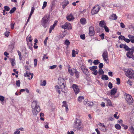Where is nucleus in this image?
<instances>
[{
	"instance_id": "f257e3e1",
	"label": "nucleus",
	"mask_w": 134,
	"mask_h": 134,
	"mask_svg": "<svg viewBox=\"0 0 134 134\" xmlns=\"http://www.w3.org/2000/svg\"><path fill=\"white\" fill-rule=\"evenodd\" d=\"M50 17L48 15H45L42 18L41 21V24L44 28L48 26L49 23Z\"/></svg>"
},
{
	"instance_id": "f03ea898",
	"label": "nucleus",
	"mask_w": 134,
	"mask_h": 134,
	"mask_svg": "<svg viewBox=\"0 0 134 134\" xmlns=\"http://www.w3.org/2000/svg\"><path fill=\"white\" fill-rule=\"evenodd\" d=\"M81 123V121L80 120L76 119V120L74 123V127L79 130H81L83 128Z\"/></svg>"
},
{
	"instance_id": "7ed1b4c3",
	"label": "nucleus",
	"mask_w": 134,
	"mask_h": 134,
	"mask_svg": "<svg viewBox=\"0 0 134 134\" xmlns=\"http://www.w3.org/2000/svg\"><path fill=\"white\" fill-rule=\"evenodd\" d=\"M126 76L129 78H133L134 77V72L133 70L130 69H125V70Z\"/></svg>"
},
{
	"instance_id": "20e7f679",
	"label": "nucleus",
	"mask_w": 134,
	"mask_h": 134,
	"mask_svg": "<svg viewBox=\"0 0 134 134\" xmlns=\"http://www.w3.org/2000/svg\"><path fill=\"white\" fill-rule=\"evenodd\" d=\"M125 99L129 104H132L133 103V99L132 96L126 93L125 94Z\"/></svg>"
},
{
	"instance_id": "39448f33",
	"label": "nucleus",
	"mask_w": 134,
	"mask_h": 134,
	"mask_svg": "<svg viewBox=\"0 0 134 134\" xmlns=\"http://www.w3.org/2000/svg\"><path fill=\"white\" fill-rule=\"evenodd\" d=\"M81 69L84 74H85L87 76H88L89 75V72L88 69L84 65H82L81 66Z\"/></svg>"
},
{
	"instance_id": "423d86ee",
	"label": "nucleus",
	"mask_w": 134,
	"mask_h": 134,
	"mask_svg": "<svg viewBox=\"0 0 134 134\" xmlns=\"http://www.w3.org/2000/svg\"><path fill=\"white\" fill-rule=\"evenodd\" d=\"M100 8L99 6L98 5L94 7L91 10L92 14L94 15L97 13L98 12Z\"/></svg>"
},
{
	"instance_id": "0eeeda50",
	"label": "nucleus",
	"mask_w": 134,
	"mask_h": 134,
	"mask_svg": "<svg viewBox=\"0 0 134 134\" xmlns=\"http://www.w3.org/2000/svg\"><path fill=\"white\" fill-rule=\"evenodd\" d=\"M31 107L32 108H37L38 107L40 108L39 103L36 100H34L32 102Z\"/></svg>"
},
{
	"instance_id": "6e6552de",
	"label": "nucleus",
	"mask_w": 134,
	"mask_h": 134,
	"mask_svg": "<svg viewBox=\"0 0 134 134\" xmlns=\"http://www.w3.org/2000/svg\"><path fill=\"white\" fill-rule=\"evenodd\" d=\"M72 87L76 94H77L79 93L80 89L77 85L75 84H73L72 86Z\"/></svg>"
},
{
	"instance_id": "1a4fd4ad",
	"label": "nucleus",
	"mask_w": 134,
	"mask_h": 134,
	"mask_svg": "<svg viewBox=\"0 0 134 134\" xmlns=\"http://www.w3.org/2000/svg\"><path fill=\"white\" fill-rule=\"evenodd\" d=\"M62 27L64 29H71V26L70 24L68 23H65L64 25L62 26Z\"/></svg>"
},
{
	"instance_id": "9d476101",
	"label": "nucleus",
	"mask_w": 134,
	"mask_h": 134,
	"mask_svg": "<svg viewBox=\"0 0 134 134\" xmlns=\"http://www.w3.org/2000/svg\"><path fill=\"white\" fill-rule=\"evenodd\" d=\"M108 53L107 50H105L103 52L102 56L104 60L106 62L108 59Z\"/></svg>"
},
{
	"instance_id": "9b49d317",
	"label": "nucleus",
	"mask_w": 134,
	"mask_h": 134,
	"mask_svg": "<svg viewBox=\"0 0 134 134\" xmlns=\"http://www.w3.org/2000/svg\"><path fill=\"white\" fill-rule=\"evenodd\" d=\"M40 110V108L38 107L37 108H32V112L33 114L34 115H36Z\"/></svg>"
},
{
	"instance_id": "f8f14e48",
	"label": "nucleus",
	"mask_w": 134,
	"mask_h": 134,
	"mask_svg": "<svg viewBox=\"0 0 134 134\" xmlns=\"http://www.w3.org/2000/svg\"><path fill=\"white\" fill-rule=\"evenodd\" d=\"M68 71L71 75H73L75 73V71H76V69H75L73 68L71 69L70 66L68 67Z\"/></svg>"
},
{
	"instance_id": "ddd939ff",
	"label": "nucleus",
	"mask_w": 134,
	"mask_h": 134,
	"mask_svg": "<svg viewBox=\"0 0 134 134\" xmlns=\"http://www.w3.org/2000/svg\"><path fill=\"white\" fill-rule=\"evenodd\" d=\"M94 27L92 26H91L89 28V34L90 36H92L94 34Z\"/></svg>"
},
{
	"instance_id": "4468645a",
	"label": "nucleus",
	"mask_w": 134,
	"mask_h": 134,
	"mask_svg": "<svg viewBox=\"0 0 134 134\" xmlns=\"http://www.w3.org/2000/svg\"><path fill=\"white\" fill-rule=\"evenodd\" d=\"M67 20L69 21H72L74 19V17L71 14L68 15L66 17Z\"/></svg>"
},
{
	"instance_id": "2eb2a0df",
	"label": "nucleus",
	"mask_w": 134,
	"mask_h": 134,
	"mask_svg": "<svg viewBox=\"0 0 134 134\" xmlns=\"http://www.w3.org/2000/svg\"><path fill=\"white\" fill-rule=\"evenodd\" d=\"M58 83L61 86L62 85H66L65 80L62 78L59 79L58 80Z\"/></svg>"
},
{
	"instance_id": "dca6fc26",
	"label": "nucleus",
	"mask_w": 134,
	"mask_h": 134,
	"mask_svg": "<svg viewBox=\"0 0 134 134\" xmlns=\"http://www.w3.org/2000/svg\"><path fill=\"white\" fill-rule=\"evenodd\" d=\"M31 75V78H28V79H32L33 76V74H32L31 73H30L29 74L27 71H26V73H25L24 75V76L25 77H30V75Z\"/></svg>"
},
{
	"instance_id": "f3484780",
	"label": "nucleus",
	"mask_w": 134,
	"mask_h": 134,
	"mask_svg": "<svg viewBox=\"0 0 134 134\" xmlns=\"http://www.w3.org/2000/svg\"><path fill=\"white\" fill-rule=\"evenodd\" d=\"M117 91L116 88H113L111 90L110 94L111 96H113L116 93Z\"/></svg>"
},
{
	"instance_id": "a211bd4d",
	"label": "nucleus",
	"mask_w": 134,
	"mask_h": 134,
	"mask_svg": "<svg viewBox=\"0 0 134 134\" xmlns=\"http://www.w3.org/2000/svg\"><path fill=\"white\" fill-rule=\"evenodd\" d=\"M69 4V2L67 0H65L63 3V8L64 9L65 7Z\"/></svg>"
},
{
	"instance_id": "6ab92c4d",
	"label": "nucleus",
	"mask_w": 134,
	"mask_h": 134,
	"mask_svg": "<svg viewBox=\"0 0 134 134\" xmlns=\"http://www.w3.org/2000/svg\"><path fill=\"white\" fill-rule=\"evenodd\" d=\"M80 22L82 25H85L86 23V20L85 18H82L80 20Z\"/></svg>"
},
{
	"instance_id": "aec40b11",
	"label": "nucleus",
	"mask_w": 134,
	"mask_h": 134,
	"mask_svg": "<svg viewBox=\"0 0 134 134\" xmlns=\"http://www.w3.org/2000/svg\"><path fill=\"white\" fill-rule=\"evenodd\" d=\"M128 37L129 38L131 42L132 43H134V36L129 35L128 36Z\"/></svg>"
},
{
	"instance_id": "412c9836",
	"label": "nucleus",
	"mask_w": 134,
	"mask_h": 134,
	"mask_svg": "<svg viewBox=\"0 0 134 134\" xmlns=\"http://www.w3.org/2000/svg\"><path fill=\"white\" fill-rule=\"evenodd\" d=\"M99 25L100 26L103 27L106 25V23L104 20H102L100 21L99 23Z\"/></svg>"
},
{
	"instance_id": "4be33fe9",
	"label": "nucleus",
	"mask_w": 134,
	"mask_h": 134,
	"mask_svg": "<svg viewBox=\"0 0 134 134\" xmlns=\"http://www.w3.org/2000/svg\"><path fill=\"white\" fill-rule=\"evenodd\" d=\"M62 85L61 86H60L61 91L64 93H65L66 91L65 89V85Z\"/></svg>"
},
{
	"instance_id": "5701e85b",
	"label": "nucleus",
	"mask_w": 134,
	"mask_h": 134,
	"mask_svg": "<svg viewBox=\"0 0 134 134\" xmlns=\"http://www.w3.org/2000/svg\"><path fill=\"white\" fill-rule=\"evenodd\" d=\"M129 51L126 54V55L127 57L129 58V57H130V56H129V55H133V51Z\"/></svg>"
},
{
	"instance_id": "b1692460",
	"label": "nucleus",
	"mask_w": 134,
	"mask_h": 134,
	"mask_svg": "<svg viewBox=\"0 0 134 134\" xmlns=\"http://www.w3.org/2000/svg\"><path fill=\"white\" fill-rule=\"evenodd\" d=\"M101 79L104 80H107L109 78L106 75H103L102 76Z\"/></svg>"
},
{
	"instance_id": "393cba45",
	"label": "nucleus",
	"mask_w": 134,
	"mask_h": 134,
	"mask_svg": "<svg viewBox=\"0 0 134 134\" xmlns=\"http://www.w3.org/2000/svg\"><path fill=\"white\" fill-rule=\"evenodd\" d=\"M86 103L87 106L91 107H92L93 105V103L92 102L88 101Z\"/></svg>"
},
{
	"instance_id": "a878e982",
	"label": "nucleus",
	"mask_w": 134,
	"mask_h": 134,
	"mask_svg": "<svg viewBox=\"0 0 134 134\" xmlns=\"http://www.w3.org/2000/svg\"><path fill=\"white\" fill-rule=\"evenodd\" d=\"M10 60L11 63V64L12 66H14L15 65V59L13 58H10Z\"/></svg>"
},
{
	"instance_id": "bb28decb",
	"label": "nucleus",
	"mask_w": 134,
	"mask_h": 134,
	"mask_svg": "<svg viewBox=\"0 0 134 134\" xmlns=\"http://www.w3.org/2000/svg\"><path fill=\"white\" fill-rule=\"evenodd\" d=\"M97 68V67L96 66H94L89 68L92 71H94Z\"/></svg>"
},
{
	"instance_id": "cd10ccee",
	"label": "nucleus",
	"mask_w": 134,
	"mask_h": 134,
	"mask_svg": "<svg viewBox=\"0 0 134 134\" xmlns=\"http://www.w3.org/2000/svg\"><path fill=\"white\" fill-rule=\"evenodd\" d=\"M129 131L132 134H134V129L133 126H131L129 128Z\"/></svg>"
},
{
	"instance_id": "c85d7f7f",
	"label": "nucleus",
	"mask_w": 134,
	"mask_h": 134,
	"mask_svg": "<svg viewBox=\"0 0 134 134\" xmlns=\"http://www.w3.org/2000/svg\"><path fill=\"white\" fill-rule=\"evenodd\" d=\"M84 99V97H83L81 96H79L77 100L78 101L80 102H81L82 100H83Z\"/></svg>"
},
{
	"instance_id": "c756f323",
	"label": "nucleus",
	"mask_w": 134,
	"mask_h": 134,
	"mask_svg": "<svg viewBox=\"0 0 134 134\" xmlns=\"http://www.w3.org/2000/svg\"><path fill=\"white\" fill-rule=\"evenodd\" d=\"M106 100L107 101V104L109 106H112V104L111 102V100L109 99H106Z\"/></svg>"
},
{
	"instance_id": "7c9ffc66",
	"label": "nucleus",
	"mask_w": 134,
	"mask_h": 134,
	"mask_svg": "<svg viewBox=\"0 0 134 134\" xmlns=\"http://www.w3.org/2000/svg\"><path fill=\"white\" fill-rule=\"evenodd\" d=\"M115 127L118 130H120L121 128V126L120 125L118 124H116L115 126Z\"/></svg>"
},
{
	"instance_id": "2f4dec72",
	"label": "nucleus",
	"mask_w": 134,
	"mask_h": 134,
	"mask_svg": "<svg viewBox=\"0 0 134 134\" xmlns=\"http://www.w3.org/2000/svg\"><path fill=\"white\" fill-rule=\"evenodd\" d=\"M98 73L99 75H103L104 72L102 69H100L98 70Z\"/></svg>"
},
{
	"instance_id": "473e14b6",
	"label": "nucleus",
	"mask_w": 134,
	"mask_h": 134,
	"mask_svg": "<svg viewBox=\"0 0 134 134\" xmlns=\"http://www.w3.org/2000/svg\"><path fill=\"white\" fill-rule=\"evenodd\" d=\"M124 48L126 51H130V49L126 44L124 46Z\"/></svg>"
},
{
	"instance_id": "72a5a7b5",
	"label": "nucleus",
	"mask_w": 134,
	"mask_h": 134,
	"mask_svg": "<svg viewBox=\"0 0 134 134\" xmlns=\"http://www.w3.org/2000/svg\"><path fill=\"white\" fill-rule=\"evenodd\" d=\"M26 39L28 40L30 42H32V39L31 38V35H29L26 38Z\"/></svg>"
},
{
	"instance_id": "f704fd0d",
	"label": "nucleus",
	"mask_w": 134,
	"mask_h": 134,
	"mask_svg": "<svg viewBox=\"0 0 134 134\" xmlns=\"http://www.w3.org/2000/svg\"><path fill=\"white\" fill-rule=\"evenodd\" d=\"M16 8L15 7H14L12 9H11L9 12V13L10 14H12L13 13H14L16 10Z\"/></svg>"
},
{
	"instance_id": "c9c22d12",
	"label": "nucleus",
	"mask_w": 134,
	"mask_h": 134,
	"mask_svg": "<svg viewBox=\"0 0 134 134\" xmlns=\"http://www.w3.org/2000/svg\"><path fill=\"white\" fill-rule=\"evenodd\" d=\"M111 16L113 18L112 19L114 20H116L117 18V16L116 14H112Z\"/></svg>"
},
{
	"instance_id": "e433bc0d",
	"label": "nucleus",
	"mask_w": 134,
	"mask_h": 134,
	"mask_svg": "<svg viewBox=\"0 0 134 134\" xmlns=\"http://www.w3.org/2000/svg\"><path fill=\"white\" fill-rule=\"evenodd\" d=\"M64 44L67 46H68L70 44V42L69 40H66L64 42Z\"/></svg>"
},
{
	"instance_id": "4c0bfd02",
	"label": "nucleus",
	"mask_w": 134,
	"mask_h": 134,
	"mask_svg": "<svg viewBox=\"0 0 134 134\" xmlns=\"http://www.w3.org/2000/svg\"><path fill=\"white\" fill-rule=\"evenodd\" d=\"M100 62L98 59L94 60L93 62V64L95 65H97Z\"/></svg>"
},
{
	"instance_id": "58836bf2",
	"label": "nucleus",
	"mask_w": 134,
	"mask_h": 134,
	"mask_svg": "<svg viewBox=\"0 0 134 134\" xmlns=\"http://www.w3.org/2000/svg\"><path fill=\"white\" fill-rule=\"evenodd\" d=\"M20 84V80H17L16 81V84L17 86L19 87Z\"/></svg>"
},
{
	"instance_id": "ea45409f",
	"label": "nucleus",
	"mask_w": 134,
	"mask_h": 134,
	"mask_svg": "<svg viewBox=\"0 0 134 134\" xmlns=\"http://www.w3.org/2000/svg\"><path fill=\"white\" fill-rule=\"evenodd\" d=\"M75 73L76 77L77 78H78L79 76V72L76 70V71H75Z\"/></svg>"
},
{
	"instance_id": "a19ab883",
	"label": "nucleus",
	"mask_w": 134,
	"mask_h": 134,
	"mask_svg": "<svg viewBox=\"0 0 134 134\" xmlns=\"http://www.w3.org/2000/svg\"><path fill=\"white\" fill-rule=\"evenodd\" d=\"M46 84V82L45 80L43 81L40 84V85L42 86H44Z\"/></svg>"
},
{
	"instance_id": "79ce46f5",
	"label": "nucleus",
	"mask_w": 134,
	"mask_h": 134,
	"mask_svg": "<svg viewBox=\"0 0 134 134\" xmlns=\"http://www.w3.org/2000/svg\"><path fill=\"white\" fill-rule=\"evenodd\" d=\"M47 3L46 2L44 1L43 2V6L42 7V9H43L44 8L46 7L47 6Z\"/></svg>"
},
{
	"instance_id": "37998d69",
	"label": "nucleus",
	"mask_w": 134,
	"mask_h": 134,
	"mask_svg": "<svg viewBox=\"0 0 134 134\" xmlns=\"http://www.w3.org/2000/svg\"><path fill=\"white\" fill-rule=\"evenodd\" d=\"M4 10L6 11H9L10 10V8L9 7L7 6H4Z\"/></svg>"
},
{
	"instance_id": "c03bdc74",
	"label": "nucleus",
	"mask_w": 134,
	"mask_h": 134,
	"mask_svg": "<svg viewBox=\"0 0 134 134\" xmlns=\"http://www.w3.org/2000/svg\"><path fill=\"white\" fill-rule=\"evenodd\" d=\"M55 87L56 89H57V92H58L59 94H60V91L59 87L58 86H56Z\"/></svg>"
},
{
	"instance_id": "a18cd8bd",
	"label": "nucleus",
	"mask_w": 134,
	"mask_h": 134,
	"mask_svg": "<svg viewBox=\"0 0 134 134\" xmlns=\"http://www.w3.org/2000/svg\"><path fill=\"white\" fill-rule=\"evenodd\" d=\"M119 40H124V39L125 38V37L122 35H120L119 36Z\"/></svg>"
},
{
	"instance_id": "49530a36",
	"label": "nucleus",
	"mask_w": 134,
	"mask_h": 134,
	"mask_svg": "<svg viewBox=\"0 0 134 134\" xmlns=\"http://www.w3.org/2000/svg\"><path fill=\"white\" fill-rule=\"evenodd\" d=\"M75 51L73 49L72 50V57H75Z\"/></svg>"
},
{
	"instance_id": "de8ad7c7",
	"label": "nucleus",
	"mask_w": 134,
	"mask_h": 134,
	"mask_svg": "<svg viewBox=\"0 0 134 134\" xmlns=\"http://www.w3.org/2000/svg\"><path fill=\"white\" fill-rule=\"evenodd\" d=\"M116 84L118 85H119L120 83V80L119 78H116Z\"/></svg>"
},
{
	"instance_id": "09e8293b",
	"label": "nucleus",
	"mask_w": 134,
	"mask_h": 134,
	"mask_svg": "<svg viewBox=\"0 0 134 134\" xmlns=\"http://www.w3.org/2000/svg\"><path fill=\"white\" fill-rule=\"evenodd\" d=\"M63 106H64L65 107H66V106H68V105L67 104L66 102L65 101H64L63 102Z\"/></svg>"
},
{
	"instance_id": "8fccbe9b",
	"label": "nucleus",
	"mask_w": 134,
	"mask_h": 134,
	"mask_svg": "<svg viewBox=\"0 0 134 134\" xmlns=\"http://www.w3.org/2000/svg\"><path fill=\"white\" fill-rule=\"evenodd\" d=\"M82 40H84L85 38V36L84 34L81 35L80 36Z\"/></svg>"
},
{
	"instance_id": "3c124183",
	"label": "nucleus",
	"mask_w": 134,
	"mask_h": 134,
	"mask_svg": "<svg viewBox=\"0 0 134 134\" xmlns=\"http://www.w3.org/2000/svg\"><path fill=\"white\" fill-rule=\"evenodd\" d=\"M108 87L110 89H111L113 87L112 84L110 82H109V83Z\"/></svg>"
},
{
	"instance_id": "603ef678",
	"label": "nucleus",
	"mask_w": 134,
	"mask_h": 134,
	"mask_svg": "<svg viewBox=\"0 0 134 134\" xmlns=\"http://www.w3.org/2000/svg\"><path fill=\"white\" fill-rule=\"evenodd\" d=\"M104 28L105 31L107 32H109V30L108 27L105 25L104 27Z\"/></svg>"
},
{
	"instance_id": "864d4df0",
	"label": "nucleus",
	"mask_w": 134,
	"mask_h": 134,
	"mask_svg": "<svg viewBox=\"0 0 134 134\" xmlns=\"http://www.w3.org/2000/svg\"><path fill=\"white\" fill-rule=\"evenodd\" d=\"M34 66L35 67H36L37 66V60L35 59L34 60Z\"/></svg>"
},
{
	"instance_id": "5fc2aeb1",
	"label": "nucleus",
	"mask_w": 134,
	"mask_h": 134,
	"mask_svg": "<svg viewBox=\"0 0 134 134\" xmlns=\"http://www.w3.org/2000/svg\"><path fill=\"white\" fill-rule=\"evenodd\" d=\"M4 97L2 96H0V101L3 102L4 100Z\"/></svg>"
},
{
	"instance_id": "6e6d98bb",
	"label": "nucleus",
	"mask_w": 134,
	"mask_h": 134,
	"mask_svg": "<svg viewBox=\"0 0 134 134\" xmlns=\"http://www.w3.org/2000/svg\"><path fill=\"white\" fill-rule=\"evenodd\" d=\"M103 64L102 63H100V64H99L98 67H99V69H102V68H103Z\"/></svg>"
},
{
	"instance_id": "4d7b16f0",
	"label": "nucleus",
	"mask_w": 134,
	"mask_h": 134,
	"mask_svg": "<svg viewBox=\"0 0 134 134\" xmlns=\"http://www.w3.org/2000/svg\"><path fill=\"white\" fill-rule=\"evenodd\" d=\"M100 129L103 132L106 131V126H105V127H102L100 128Z\"/></svg>"
},
{
	"instance_id": "13d9d810",
	"label": "nucleus",
	"mask_w": 134,
	"mask_h": 134,
	"mask_svg": "<svg viewBox=\"0 0 134 134\" xmlns=\"http://www.w3.org/2000/svg\"><path fill=\"white\" fill-rule=\"evenodd\" d=\"M124 41L125 42H126L127 43H129L130 41V39L126 38H125V39H124Z\"/></svg>"
},
{
	"instance_id": "bf43d9fd",
	"label": "nucleus",
	"mask_w": 134,
	"mask_h": 134,
	"mask_svg": "<svg viewBox=\"0 0 134 134\" xmlns=\"http://www.w3.org/2000/svg\"><path fill=\"white\" fill-rule=\"evenodd\" d=\"M14 24L15 23H14V22H13L10 25L11 26V28L12 29H13Z\"/></svg>"
},
{
	"instance_id": "052dcab7",
	"label": "nucleus",
	"mask_w": 134,
	"mask_h": 134,
	"mask_svg": "<svg viewBox=\"0 0 134 134\" xmlns=\"http://www.w3.org/2000/svg\"><path fill=\"white\" fill-rule=\"evenodd\" d=\"M57 67L56 65H54L52 66H50L49 69H53L56 68Z\"/></svg>"
},
{
	"instance_id": "680f3d73",
	"label": "nucleus",
	"mask_w": 134,
	"mask_h": 134,
	"mask_svg": "<svg viewBox=\"0 0 134 134\" xmlns=\"http://www.w3.org/2000/svg\"><path fill=\"white\" fill-rule=\"evenodd\" d=\"M98 73V72L97 70H95L94 71H93L92 72V74L94 75H97Z\"/></svg>"
},
{
	"instance_id": "e2e57ef3",
	"label": "nucleus",
	"mask_w": 134,
	"mask_h": 134,
	"mask_svg": "<svg viewBox=\"0 0 134 134\" xmlns=\"http://www.w3.org/2000/svg\"><path fill=\"white\" fill-rule=\"evenodd\" d=\"M104 33H102V34L99 35V36L102 39H104Z\"/></svg>"
},
{
	"instance_id": "0e129e2a",
	"label": "nucleus",
	"mask_w": 134,
	"mask_h": 134,
	"mask_svg": "<svg viewBox=\"0 0 134 134\" xmlns=\"http://www.w3.org/2000/svg\"><path fill=\"white\" fill-rule=\"evenodd\" d=\"M120 26L121 27L123 28H124L125 27V25H124V23H120Z\"/></svg>"
},
{
	"instance_id": "69168bd1",
	"label": "nucleus",
	"mask_w": 134,
	"mask_h": 134,
	"mask_svg": "<svg viewBox=\"0 0 134 134\" xmlns=\"http://www.w3.org/2000/svg\"><path fill=\"white\" fill-rule=\"evenodd\" d=\"M48 39V37H46L44 41V43L45 45H46V44L47 42Z\"/></svg>"
},
{
	"instance_id": "338daca9",
	"label": "nucleus",
	"mask_w": 134,
	"mask_h": 134,
	"mask_svg": "<svg viewBox=\"0 0 134 134\" xmlns=\"http://www.w3.org/2000/svg\"><path fill=\"white\" fill-rule=\"evenodd\" d=\"M34 10H35L34 8L33 7H32V8H31V11L30 12V13L32 14L33 13H34Z\"/></svg>"
},
{
	"instance_id": "774afa93",
	"label": "nucleus",
	"mask_w": 134,
	"mask_h": 134,
	"mask_svg": "<svg viewBox=\"0 0 134 134\" xmlns=\"http://www.w3.org/2000/svg\"><path fill=\"white\" fill-rule=\"evenodd\" d=\"M4 34L5 36L6 37H8L9 36V32L7 31L6 32H5Z\"/></svg>"
}]
</instances>
